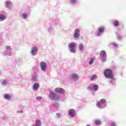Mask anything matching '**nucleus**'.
<instances>
[{
    "label": "nucleus",
    "mask_w": 126,
    "mask_h": 126,
    "mask_svg": "<svg viewBox=\"0 0 126 126\" xmlns=\"http://www.w3.org/2000/svg\"><path fill=\"white\" fill-rule=\"evenodd\" d=\"M104 76L106 78H109V82L112 83L113 81H115V78L114 77V74H113V71L111 69H106L104 71Z\"/></svg>",
    "instance_id": "f257e3e1"
},
{
    "label": "nucleus",
    "mask_w": 126,
    "mask_h": 126,
    "mask_svg": "<svg viewBox=\"0 0 126 126\" xmlns=\"http://www.w3.org/2000/svg\"><path fill=\"white\" fill-rule=\"evenodd\" d=\"M48 98L51 101H60L61 96L57 93L53 92V91H49L48 94Z\"/></svg>",
    "instance_id": "f03ea898"
},
{
    "label": "nucleus",
    "mask_w": 126,
    "mask_h": 126,
    "mask_svg": "<svg viewBox=\"0 0 126 126\" xmlns=\"http://www.w3.org/2000/svg\"><path fill=\"white\" fill-rule=\"evenodd\" d=\"M107 104V100L106 99L102 98L99 101H98L96 103V106L98 109H104L105 107H106V105Z\"/></svg>",
    "instance_id": "7ed1b4c3"
},
{
    "label": "nucleus",
    "mask_w": 126,
    "mask_h": 126,
    "mask_svg": "<svg viewBox=\"0 0 126 126\" xmlns=\"http://www.w3.org/2000/svg\"><path fill=\"white\" fill-rule=\"evenodd\" d=\"M30 15V10L29 9H25L23 10L21 15V17L23 19L26 20L29 17Z\"/></svg>",
    "instance_id": "20e7f679"
},
{
    "label": "nucleus",
    "mask_w": 126,
    "mask_h": 126,
    "mask_svg": "<svg viewBox=\"0 0 126 126\" xmlns=\"http://www.w3.org/2000/svg\"><path fill=\"white\" fill-rule=\"evenodd\" d=\"M58 25V22H51L49 24V26L48 28V33L50 34H53V31H54V28Z\"/></svg>",
    "instance_id": "39448f33"
},
{
    "label": "nucleus",
    "mask_w": 126,
    "mask_h": 126,
    "mask_svg": "<svg viewBox=\"0 0 126 126\" xmlns=\"http://www.w3.org/2000/svg\"><path fill=\"white\" fill-rule=\"evenodd\" d=\"M68 47L70 53H72L73 54L75 53V52H76V50H75V48L76 47V43L74 42L70 43L68 44Z\"/></svg>",
    "instance_id": "423d86ee"
},
{
    "label": "nucleus",
    "mask_w": 126,
    "mask_h": 126,
    "mask_svg": "<svg viewBox=\"0 0 126 126\" xmlns=\"http://www.w3.org/2000/svg\"><path fill=\"white\" fill-rule=\"evenodd\" d=\"M99 56L102 58L101 61L103 63H106L107 62V53H106V51L104 50L101 51Z\"/></svg>",
    "instance_id": "0eeeda50"
},
{
    "label": "nucleus",
    "mask_w": 126,
    "mask_h": 126,
    "mask_svg": "<svg viewBox=\"0 0 126 126\" xmlns=\"http://www.w3.org/2000/svg\"><path fill=\"white\" fill-rule=\"evenodd\" d=\"M38 47L34 46L31 48L30 54L32 57H36L38 55Z\"/></svg>",
    "instance_id": "6e6552de"
},
{
    "label": "nucleus",
    "mask_w": 126,
    "mask_h": 126,
    "mask_svg": "<svg viewBox=\"0 0 126 126\" xmlns=\"http://www.w3.org/2000/svg\"><path fill=\"white\" fill-rule=\"evenodd\" d=\"M47 63L45 62H41L40 63V68L41 71L45 72V71L47 70Z\"/></svg>",
    "instance_id": "1a4fd4ad"
},
{
    "label": "nucleus",
    "mask_w": 126,
    "mask_h": 126,
    "mask_svg": "<svg viewBox=\"0 0 126 126\" xmlns=\"http://www.w3.org/2000/svg\"><path fill=\"white\" fill-rule=\"evenodd\" d=\"M73 36L75 39H78L80 37V30L79 29H76L74 31Z\"/></svg>",
    "instance_id": "9d476101"
},
{
    "label": "nucleus",
    "mask_w": 126,
    "mask_h": 126,
    "mask_svg": "<svg viewBox=\"0 0 126 126\" xmlns=\"http://www.w3.org/2000/svg\"><path fill=\"white\" fill-rule=\"evenodd\" d=\"M105 31V27H100L97 29V36H101L103 35Z\"/></svg>",
    "instance_id": "9b49d317"
},
{
    "label": "nucleus",
    "mask_w": 126,
    "mask_h": 126,
    "mask_svg": "<svg viewBox=\"0 0 126 126\" xmlns=\"http://www.w3.org/2000/svg\"><path fill=\"white\" fill-rule=\"evenodd\" d=\"M99 89V86L97 85H94V86H89L88 87V90L90 91H97Z\"/></svg>",
    "instance_id": "f8f14e48"
},
{
    "label": "nucleus",
    "mask_w": 126,
    "mask_h": 126,
    "mask_svg": "<svg viewBox=\"0 0 126 126\" xmlns=\"http://www.w3.org/2000/svg\"><path fill=\"white\" fill-rule=\"evenodd\" d=\"M12 4V1H11V0H7L4 2V7H5V8H9Z\"/></svg>",
    "instance_id": "ddd939ff"
},
{
    "label": "nucleus",
    "mask_w": 126,
    "mask_h": 126,
    "mask_svg": "<svg viewBox=\"0 0 126 126\" xmlns=\"http://www.w3.org/2000/svg\"><path fill=\"white\" fill-rule=\"evenodd\" d=\"M71 78L75 81H77L79 79V76L76 73H73L71 75Z\"/></svg>",
    "instance_id": "4468645a"
},
{
    "label": "nucleus",
    "mask_w": 126,
    "mask_h": 126,
    "mask_svg": "<svg viewBox=\"0 0 126 126\" xmlns=\"http://www.w3.org/2000/svg\"><path fill=\"white\" fill-rule=\"evenodd\" d=\"M55 92L59 94H63L64 93V90L61 88H57L55 89Z\"/></svg>",
    "instance_id": "2eb2a0df"
},
{
    "label": "nucleus",
    "mask_w": 126,
    "mask_h": 126,
    "mask_svg": "<svg viewBox=\"0 0 126 126\" xmlns=\"http://www.w3.org/2000/svg\"><path fill=\"white\" fill-rule=\"evenodd\" d=\"M109 47H113L114 49H118L119 48V44L116 42H112L109 43Z\"/></svg>",
    "instance_id": "dca6fc26"
},
{
    "label": "nucleus",
    "mask_w": 126,
    "mask_h": 126,
    "mask_svg": "<svg viewBox=\"0 0 126 126\" xmlns=\"http://www.w3.org/2000/svg\"><path fill=\"white\" fill-rule=\"evenodd\" d=\"M68 114L70 117H74V115H75V110L73 109H71L69 110Z\"/></svg>",
    "instance_id": "f3484780"
},
{
    "label": "nucleus",
    "mask_w": 126,
    "mask_h": 126,
    "mask_svg": "<svg viewBox=\"0 0 126 126\" xmlns=\"http://www.w3.org/2000/svg\"><path fill=\"white\" fill-rule=\"evenodd\" d=\"M4 98L5 100H7V101H10L11 99H12V96L10 94H5L4 95Z\"/></svg>",
    "instance_id": "a211bd4d"
},
{
    "label": "nucleus",
    "mask_w": 126,
    "mask_h": 126,
    "mask_svg": "<svg viewBox=\"0 0 126 126\" xmlns=\"http://www.w3.org/2000/svg\"><path fill=\"white\" fill-rule=\"evenodd\" d=\"M6 19V15L3 14H0V22L4 21Z\"/></svg>",
    "instance_id": "6ab92c4d"
},
{
    "label": "nucleus",
    "mask_w": 126,
    "mask_h": 126,
    "mask_svg": "<svg viewBox=\"0 0 126 126\" xmlns=\"http://www.w3.org/2000/svg\"><path fill=\"white\" fill-rule=\"evenodd\" d=\"M79 50L80 52H83L84 50V44L80 43L79 45Z\"/></svg>",
    "instance_id": "aec40b11"
},
{
    "label": "nucleus",
    "mask_w": 126,
    "mask_h": 126,
    "mask_svg": "<svg viewBox=\"0 0 126 126\" xmlns=\"http://www.w3.org/2000/svg\"><path fill=\"white\" fill-rule=\"evenodd\" d=\"M32 88L33 90H38L39 89V84L34 83L33 84Z\"/></svg>",
    "instance_id": "412c9836"
},
{
    "label": "nucleus",
    "mask_w": 126,
    "mask_h": 126,
    "mask_svg": "<svg viewBox=\"0 0 126 126\" xmlns=\"http://www.w3.org/2000/svg\"><path fill=\"white\" fill-rule=\"evenodd\" d=\"M113 25L115 27H118V26H120V22L116 20L113 22Z\"/></svg>",
    "instance_id": "4be33fe9"
},
{
    "label": "nucleus",
    "mask_w": 126,
    "mask_h": 126,
    "mask_svg": "<svg viewBox=\"0 0 126 126\" xmlns=\"http://www.w3.org/2000/svg\"><path fill=\"white\" fill-rule=\"evenodd\" d=\"M78 2V0H70L69 3L70 4H76Z\"/></svg>",
    "instance_id": "5701e85b"
},
{
    "label": "nucleus",
    "mask_w": 126,
    "mask_h": 126,
    "mask_svg": "<svg viewBox=\"0 0 126 126\" xmlns=\"http://www.w3.org/2000/svg\"><path fill=\"white\" fill-rule=\"evenodd\" d=\"M94 61H95V59L94 58H91L89 62V64H90V65H92L93 63H94Z\"/></svg>",
    "instance_id": "b1692460"
},
{
    "label": "nucleus",
    "mask_w": 126,
    "mask_h": 126,
    "mask_svg": "<svg viewBox=\"0 0 126 126\" xmlns=\"http://www.w3.org/2000/svg\"><path fill=\"white\" fill-rule=\"evenodd\" d=\"M32 79L33 81L37 82L38 81V76L37 75H34L32 77Z\"/></svg>",
    "instance_id": "393cba45"
},
{
    "label": "nucleus",
    "mask_w": 126,
    "mask_h": 126,
    "mask_svg": "<svg viewBox=\"0 0 126 126\" xmlns=\"http://www.w3.org/2000/svg\"><path fill=\"white\" fill-rule=\"evenodd\" d=\"M7 83H8V81L7 80H4L2 82V85H4V86L6 85V84H7Z\"/></svg>",
    "instance_id": "a878e982"
},
{
    "label": "nucleus",
    "mask_w": 126,
    "mask_h": 126,
    "mask_svg": "<svg viewBox=\"0 0 126 126\" xmlns=\"http://www.w3.org/2000/svg\"><path fill=\"white\" fill-rule=\"evenodd\" d=\"M117 40H118V41H121V40L123 39V36H122V35H118L117 36Z\"/></svg>",
    "instance_id": "bb28decb"
},
{
    "label": "nucleus",
    "mask_w": 126,
    "mask_h": 126,
    "mask_svg": "<svg viewBox=\"0 0 126 126\" xmlns=\"http://www.w3.org/2000/svg\"><path fill=\"white\" fill-rule=\"evenodd\" d=\"M97 78V75H93L91 77V80H95V79H96Z\"/></svg>",
    "instance_id": "cd10ccee"
},
{
    "label": "nucleus",
    "mask_w": 126,
    "mask_h": 126,
    "mask_svg": "<svg viewBox=\"0 0 126 126\" xmlns=\"http://www.w3.org/2000/svg\"><path fill=\"white\" fill-rule=\"evenodd\" d=\"M53 106L54 107H55L56 108H59V107H60V105L59 104V103L58 102H55L54 103H53Z\"/></svg>",
    "instance_id": "c85d7f7f"
},
{
    "label": "nucleus",
    "mask_w": 126,
    "mask_h": 126,
    "mask_svg": "<svg viewBox=\"0 0 126 126\" xmlns=\"http://www.w3.org/2000/svg\"><path fill=\"white\" fill-rule=\"evenodd\" d=\"M95 125H100L101 124V120H97L95 121Z\"/></svg>",
    "instance_id": "c756f323"
},
{
    "label": "nucleus",
    "mask_w": 126,
    "mask_h": 126,
    "mask_svg": "<svg viewBox=\"0 0 126 126\" xmlns=\"http://www.w3.org/2000/svg\"><path fill=\"white\" fill-rule=\"evenodd\" d=\"M5 50L6 51H11V48L10 47V46H6L5 47Z\"/></svg>",
    "instance_id": "7c9ffc66"
},
{
    "label": "nucleus",
    "mask_w": 126,
    "mask_h": 126,
    "mask_svg": "<svg viewBox=\"0 0 126 126\" xmlns=\"http://www.w3.org/2000/svg\"><path fill=\"white\" fill-rule=\"evenodd\" d=\"M4 55L5 56H9V57H10L12 55V53L11 52H8L5 53Z\"/></svg>",
    "instance_id": "2f4dec72"
},
{
    "label": "nucleus",
    "mask_w": 126,
    "mask_h": 126,
    "mask_svg": "<svg viewBox=\"0 0 126 126\" xmlns=\"http://www.w3.org/2000/svg\"><path fill=\"white\" fill-rule=\"evenodd\" d=\"M36 101H41V100H42V96H37L36 97Z\"/></svg>",
    "instance_id": "473e14b6"
},
{
    "label": "nucleus",
    "mask_w": 126,
    "mask_h": 126,
    "mask_svg": "<svg viewBox=\"0 0 126 126\" xmlns=\"http://www.w3.org/2000/svg\"><path fill=\"white\" fill-rule=\"evenodd\" d=\"M56 116L57 117V118H58V119H60L62 117V114H61V113H57Z\"/></svg>",
    "instance_id": "72a5a7b5"
},
{
    "label": "nucleus",
    "mask_w": 126,
    "mask_h": 126,
    "mask_svg": "<svg viewBox=\"0 0 126 126\" xmlns=\"http://www.w3.org/2000/svg\"><path fill=\"white\" fill-rule=\"evenodd\" d=\"M109 126H117V124L115 123H110Z\"/></svg>",
    "instance_id": "f704fd0d"
},
{
    "label": "nucleus",
    "mask_w": 126,
    "mask_h": 126,
    "mask_svg": "<svg viewBox=\"0 0 126 126\" xmlns=\"http://www.w3.org/2000/svg\"><path fill=\"white\" fill-rule=\"evenodd\" d=\"M17 113H18V114H22V113H23V111H22V110H18V111H17Z\"/></svg>",
    "instance_id": "c9c22d12"
},
{
    "label": "nucleus",
    "mask_w": 126,
    "mask_h": 126,
    "mask_svg": "<svg viewBox=\"0 0 126 126\" xmlns=\"http://www.w3.org/2000/svg\"><path fill=\"white\" fill-rule=\"evenodd\" d=\"M0 73H1V71H0Z\"/></svg>",
    "instance_id": "e433bc0d"
},
{
    "label": "nucleus",
    "mask_w": 126,
    "mask_h": 126,
    "mask_svg": "<svg viewBox=\"0 0 126 126\" xmlns=\"http://www.w3.org/2000/svg\"><path fill=\"white\" fill-rule=\"evenodd\" d=\"M90 126V125H88V126Z\"/></svg>",
    "instance_id": "4c0bfd02"
}]
</instances>
